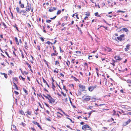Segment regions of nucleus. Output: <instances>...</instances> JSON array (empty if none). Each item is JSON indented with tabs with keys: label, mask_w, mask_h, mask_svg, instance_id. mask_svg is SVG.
Here are the masks:
<instances>
[{
	"label": "nucleus",
	"mask_w": 131,
	"mask_h": 131,
	"mask_svg": "<svg viewBox=\"0 0 131 131\" xmlns=\"http://www.w3.org/2000/svg\"><path fill=\"white\" fill-rule=\"evenodd\" d=\"M31 4H29L28 1L27 3V6L25 9L26 10L27 12H29L31 9Z\"/></svg>",
	"instance_id": "obj_1"
},
{
	"label": "nucleus",
	"mask_w": 131,
	"mask_h": 131,
	"mask_svg": "<svg viewBox=\"0 0 131 131\" xmlns=\"http://www.w3.org/2000/svg\"><path fill=\"white\" fill-rule=\"evenodd\" d=\"M82 129L84 130H91V128L89 126L87 125H85L82 126Z\"/></svg>",
	"instance_id": "obj_2"
},
{
	"label": "nucleus",
	"mask_w": 131,
	"mask_h": 131,
	"mask_svg": "<svg viewBox=\"0 0 131 131\" xmlns=\"http://www.w3.org/2000/svg\"><path fill=\"white\" fill-rule=\"evenodd\" d=\"M47 95L48 96H49V99L48 100L49 102V103H53L55 102V99H53L50 95L49 94H47Z\"/></svg>",
	"instance_id": "obj_3"
},
{
	"label": "nucleus",
	"mask_w": 131,
	"mask_h": 131,
	"mask_svg": "<svg viewBox=\"0 0 131 131\" xmlns=\"http://www.w3.org/2000/svg\"><path fill=\"white\" fill-rule=\"evenodd\" d=\"M117 39L120 41L123 40L125 39L124 38V35L123 34L121 35L120 36L117 37Z\"/></svg>",
	"instance_id": "obj_4"
},
{
	"label": "nucleus",
	"mask_w": 131,
	"mask_h": 131,
	"mask_svg": "<svg viewBox=\"0 0 131 131\" xmlns=\"http://www.w3.org/2000/svg\"><path fill=\"white\" fill-rule=\"evenodd\" d=\"M91 99L90 96H87L84 98L83 100L86 101H89Z\"/></svg>",
	"instance_id": "obj_5"
},
{
	"label": "nucleus",
	"mask_w": 131,
	"mask_h": 131,
	"mask_svg": "<svg viewBox=\"0 0 131 131\" xmlns=\"http://www.w3.org/2000/svg\"><path fill=\"white\" fill-rule=\"evenodd\" d=\"M57 9V8H56L55 7H52L49 9V11L50 12H51L54 10H56Z\"/></svg>",
	"instance_id": "obj_6"
},
{
	"label": "nucleus",
	"mask_w": 131,
	"mask_h": 131,
	"mask_svg": "<svg viewBox=\"0 0 131 131\" xmlns=\"http://www.w3.org/2000/svg\"><path fill=\"white\" fill-rule=\"evenodd\" d=\"M79 87L80 88L82 89V91L85 90V86L82 85L81 84H79Z\"/></svg>",
	"instance_id": "obj_7"
},
{
	"label": "nucleus",
	"mask_w": 131,
	"mask_h": 131,
	"mask_svg": "<svg viewBox=\"0 0 131 131\" xmlns=\"http://www.w3.org/2000/svg\"><path fill=\"white\" fill-rule=\"evenodd\" d=\"M96 86H90L88 88V90L90 91H92L95 88Z\"/></svg>",
	"instance_id": "obj_8"
},
{
	"label": "nucleus",
	"mask_w": 131,
	"mask_h": 131,
	"mask_svg": "<svg viewBox=\"0 0 131 131\" xmlns=\"http://www.w3.org/2000/svg\"><path fill=\"white\" fill-rule=\"evenodd\" d=\"M130 122H131V120L130 119H128V121L126 122H124L123 124V125L124 126L127 125Z\"/></svg>",
	"instance_id": "obj_9"
},
{
	"label": "nucleus",
	"mask_w": 131,
	"mask_h": 131,
	"mask_svg": "<svg viewBox=\"0 0 131 131\" xmlns=\"http://www.w3.org/2000/svg\"><path fill=\"white\" fill-rule=\"evenodd\" d=\"M33 123L35 125H37L41 129H42L40 125L39 124V123L37 122H34Z\"/></svg>",
	"instance_id": "obj_10"
},
{
	"label": "nucleus",
	"mask_w": 131,
	"mask_h": 131,
	"mask_svg": "<svg viewBox=\"0 0 131 131\" xmlns=\"http://www.w3.org/2000/svg\"><path fill=\"white\" fill-rule=\"evenodd\" d=\"M16 9L17 13L20 14L19 12H21V11H22V10H20L19 8L18 7H17L16 8Z\"/></svg>",
	"instance_id": "obj_11"
},
{
	"label": "nucleus",
	"mask_w": 131,
	"mask_h": 131,
	"mask_svg": "<svg viewBox=\"0 0 131 131\" xmlns=\"http://www.w3.org/2000/svg\"><path fill=\"white\" fill-rule=\"evenodd\" d=\"M121 31H125V32H127V31H128V29H127V28H123L122 29H121Z\"/></svg>",
	"instance_id": "obj_12"
},
{
	"label": "nucleus",
	"mask_w": 131,
	"mask_h": 131,
	"mask_svg": "<svg viewBox=\"0 0 131 131\" xmlns=\"http://www.w3.org/2000/svg\"><path fill=\"white\" fill-rule=\"evenodd\" d=\"M15 40L16 41V43L17 45H19V43L17 38L16 37L15 38Z\"/></svg>",
	"instance_id": "obj_13"
},
{
	"label": "nucleus",
	"mask_w": 131,
	"mask_h": 131,
	"mask_svg": "<svg viewBox=\"0 0 131 131\" xmlns=\"http://www.w3.org/2000/svg\"><path fill=\"white\" fill-rule=\"evenodd\" d=\"M27 113L29 115H31V111H28L27 112Z\"/></svg>",
	"instance_id": "obj_14"
},
{
	"label": "nucleus",
	"mask_w": 131,
	"mask_h": 131,
	"mask_svg": "<svg viewBox=\"0 0 131 131\" xmlns=\"http://www.w3.org/2000/svg\"><path fill=\"white\" fill-rule=\"evenodd\" d=\"M61 10H58L57 13V15H59L61 13Z\"/></svg>",
	"instance_id": "obj_15"
},
{
	"label": "nucleus",
	"mask_w": 131,
	"mask_h": 131,
	"mask_svg": "<svg viewBox=\"0 0 131 131\" xmlns=\"http://www.w3.org/2000/svg\"><path fill=\"white\" fill-rule=\"evenodd\" d=\"M66 63L67 65L68 66V67H69V65L70 64V61H69L68 60L66 62Z\"/></svg>",
	"instance_id": "obj_16"
},
{
	"label": "nucleus",
	"mask_w": 131,
	"mask_h": 131,
	"mask_svg": "<svg viewBox=\"0 0 131 131\" xmlns=\"http://www.w3.org/2000/svg\"><path fill=\"white\" fill-rule=\"evenodd\" d=\"M52 88L53 89V90L54 91H55V89H54V88H56V86H55L54 85V84L53 83H52Z\"/></svg>",
	"instance_id": "obj_17"
},
{
	"label": "nucleus",
	"mask_w": 131,
	"mask_h": 131,
	"mask_svg": "<svg viewBox=\"0 0 131 131\" xmlns=\"http://www.w3.org/2000/svg\"><path fill=\"white\" fill-rule=\"evenodd\" d=\"M58 54V53L57 52L56 53H53L51 54V56H56L57 54Z\"/></svg>",
	"instance_id": "obj_18"
},
{
	"label": "nucleus",
	"mask_w": 131,
	"mask_h": 131,
	"mask_svg": "<svg viewBox=\"0 0 131 131\" xmlns=\"http://www.w3.org/2000/svg\"><path fill=\"white\" fill-rule=\"evenodd\" d=\"M20 113L22 115H25V114H24V111L21 110V111H20Z\"/></svg>",
	"instance_id": "obj_19"
},
{
	"label": "nucleus",
	"mask_w": 131,
	"mask_h": 131,
	"mask_svg": "<svg viewBox=\"0 0 131 131\" xmlns=\"http://www.w3.org/2000/svg\"><path fill=\"white\" fill-rule=\"evenodd\" d=\"M78 30L81 32V34H82V30H81V29L80 28L78 27Z\"/></svg>",
	"instance_id": "obj_20"
},
{
	"label": "nucleus",
	"mask_w": 131,
	"mask_h": 131,
	"mask_svg": "<svg viewBox=\"0 0 131 131\" xmlns=\"http://www.w3.org/2000/svg\"><path fill=\"white\" fill-rule=\"evenodd\" d=\"M101 27L104 28L106 30H107V29L108 28V27H105L103 25H102L100 26V27Z\"/></svg>",
	"instance_id": "obj_21"
},
{
	"label": "nucleus",
	"mask_w": 131,
	"mask_h": 131,
	"mask_svg": "<svg viewBox=\"0 0 131 131\" xmlns=\"http://www.w3.org/2000/svg\"><path fill=\"white\" fill-rule=\"evenodd\" d=\"M26 10H22V11H21V12H19V13H20V14H22L23 13H26Z\"/></svg>",
	"instance_id": "obj_22"
},
{
	"label": "nucleus",
	"mask_w": 131,
	"mask_h": 131,
	"mask_svg": "<svg viewBox=\"0 0 131 131\" xmlns=\"http://www.w3.org/2000/svg\"><path fill=\"white\" fill-rule=\"evenodd\" d=\"M20 7L21 8H23L24 7V5L23 4H21L20 5Z\"/></svg>",
	"instance_id": "obj_23"
},
{
	"label": "nucleus",
	"mask_w": 131,
	"mask_h": 131,
	"mask_svg": "<svg viewBox=\"0 0 131 131\" xmlns=\"http://www.w3.org/2000/svg\"><path fill=\"white\" fill-rule=\"evenodd\" d=\"M25 48H26H26H28V47L27 46V42H25Z\"/></svg>",
	"instance_id": "obj_24"
},
{
	"label": "nucleus",
	"mask_w": 131,
	"mask_h": 131,
	"mask_svg": "<svg viewBox=\"0 0 131 131\" xmlns=\"http://www.w3.org/2000/svg\"><path fill=\"white\" fill-rule=\"evenodd\" d=\"M61 111L66 116H69L67 115L64 112L62 111V110H61Z\"/></svg>",
	"instance_id": "obj_25"
},
{
	"label": "nucleus",
	"mask_w": 131,
	"mask_h": 131,
	"mask_svg": "<svg viewBox=\"0 0 131 131\" xmlns=\"http://www.w3.org/2000/svg\"><path fill=\"white\" fill-rule=\"evenodd\" d=\"M117 13L122 12V13H124L125 12L124 11H121V10H119L117 11Z\"/></svg>",
	"instance_id": "obj_26"
},
{
	"label": "nucleus",
	"mask_w": 131,
	"mask_h": 131,
	"mask_svg": "<svg viewBox=\"0 0 131 131\" xmlns=\"http://www.w3.org/2000/svg\"><path fill=\"white\" fill-rule=\"evenodd\" d=\"M2 23L5 28H7V26L4 22H3Z\"/></svg>",
	"instance_id": "obj_27"
},
{
	"label": "nucleus",
	"mask_w": 131,
	"mask_h": 131,
	"mask_svg": "<svg viewBox=\"0 0 131 131\" xmlns=\"http://www.w3.org/2000/svg\"><path fill=\"white\" fill-rule=\"evenodd\" d=\"M46 44H47L48 45H50V43H51L52 45V43L50 42L49 41H48L46 43Z\"/></svg>",
	"instance_id": "obj_28"
},
{
	"label": "nucleus",
	"mask_w": 131,
	"mask_h": 131,
	"mask_svg": "<svg viewBox=\"0 0 131 131\" xmlns=\"http://www.w3.org/2000/svg\"><path fill=\"white\" fill-rule=\"evenodd\" d=\"M127 82L128 83H129L131 84V81L130 80H128L127 81Z\"/></svg>",
	"instance_id": "obj_29"
},
{
	"label": "nucleus",
	"mask_w": 131,
	"mask_h": 131,
	"mask_svg": "<svg viewBox=\"0 0 131 131\" xmlns=\"http://www.w3.org/2000/svg\"><path fill=\"white\" fill-rule=\"evenodd\" d=\"M123 114L124 115H131V112H128L127 114Z\"/></svg>",
	"instance_id": "obj_30"
},
{
	"label": "nucleus",
	"mask_w": 131,
	"mask_h": 131,
	"mask_svg": "<svg viewBox=\"0 0 131 131\" xmlns=\"http://www.w3.org/2000/svg\"><path fill=\"white\" fill-rule=\"evenodd\" d=\"M116 59L117 60H121L122 59H121L120 58V57L119 56H118L117 57V59Z\"/></svg>",
	"instance_id": "obj_31"
},
{
	"label": "nucleus",
	"mask_w": 131,
	"mask_h": 131,
	"mask_svg": "<svg viewBox=\"0 0 131 131\" xmlns=\"http://www.w3.org/2000/svg\"><path fill=\"white\" fill-rule=\"evenodd\" d=\"M93 106H91L90 107H88L87 108V109L89 110V109H91L92 108Z\"/></svg>",
	"instance_id": "obj_32"
},
{
	"label": "nucleus",
	"mask_w": 131,
	"mask_h": 131,
	"mask_svg": "<svg viewBox=\"0 0 131 131\" xmlns=\"http://www.w3.org/2000/svg\"><path fill=\"white\" fill-rule=\"evenodd\" d=\"M23 90L25 93H27V91L25 89L23 88Z\"/></svg>",
	"instance_id": "obj_33"
},
{
	"label": "nucleus",
	"mask_w": 131,
	"mask_h": 131,
	"mask_svg": "<svg viewBox=\"0 0 131 131\" xmlns=\"http://www.w3.org/2000/svg\"><path fill=\"white\" fill-rule=\"evenodd\" d=\"M75 52L78 54H80L81 53V51H76Z\"/></svg>",
	"instance_id": "obj_34"
},
{
	"label": "nucleus",
	"mask_w": 131,
	"mask_h": 131,
	"mask_svg": "<svg viewBox=\"0 0 131 131\" xmlns=\"http://www.w3.org/2000/svg\"><path fill=\"white\" fill-rule=\"evenodd\" d=\"M95 104L96 105H97L98 106H102V105H105V104H100V105H97V104Z\"/></svg>",
	"instance_id": "obj_35"
},
{
	"label": "nucleus",
	"mask_w": 131,
	"mask_h": 131,
	"mask_svg": "<svg viewBox=\"0 0 131 131\" xmlns=\"http://www.w3.org/2000/svg\"><path fill=\"white\" fill-rule=\"evenodd\" d=\"M61 93L62 94L64 97L66 96V94H64L62 92H61Z\"/></svg>",
	"instance_id": "obj_36"
},
{
	"label": "nucleus",
	"mask_w": 131,
	"mask_h": 131,
	"mask_svg": "<svg viewBox=\"0 0 131 131\" xmlns=\"http://www.w3.org/2000/svg\"><path fill=\"white\" fill-rule=\"evenodd\" d=\"M130 46V45L129 44H127L126 46V48H127L129 49V48Z\"/></svg>",
	"instance_id": "obj_37"
},
{
	"label": "nucleus",
	"mask_w": 131,
	"mask_h": 131,
	"mask_svg": "<svg viewBox=\"0 0 131 131\" xmlns=\"http://www.w3.org/2000/svg\"><path fill=\"white\" fill-rule=\"evenodd\" d=\"M73 78L74 79V80L77 81L78 80V79L76 78L75 77H73Z\"/></svg>",
	"instance_id": "obj_38"
},
{
	"label": "nucleus",
	"mask_w": 131,
	"mask_h": 131,
	"mask_svg": "<svg viewBox=\"0 0 131 131\" xmlns=\"http://www.w3.org/2000/svg\"><path fill=\"white\" fill-rule=\"evenodd\" d=\"M51 20H47L46 21V22L47 23H49L50 22H51Z\"/></svg>",
	"instance_id": "obj_39"
},
{
	"label": "nucleus",
	"mask_w": 131,
	"mask_h": 131,
	"mask_svg": "<svg viewBox=\"0 0 131 131\" xmlns=\"http://www.w3.org/2000/svg\"><path fill=\"white\" fill-rule=\"evenodd\" d=\"M4 77L6 78H7V74L5 73V74H4Z\"/></svg>",
	"instance_id": "obj_40"
},
{
	"label": "nucleus",
	"mask_w": 131,
	"mask_h": 131,
	"mask_svg": "<svg viewBox=\"0 0 131 131\" xmlns=\"http://www.w3.org/2000/svg\"><path fill=\"white\" fill-rule=\"evenodd\" d=\"M45 97H46V99H47L48 100L49 99V96H48L47 95V96H46L45 95Z\"/></svg>",
	"instance_id": "obj_41"
},
{
	"label": "nucleus",
	"mask_w": 131,
	"mask_h": 131,
	"mask_svg": "<svg viewBox=\"0 0 131 131\" xmlns=\"http://www.w3.org/2000/svg\"><path fill=\"white\" fill-rule=\"evenodd\" d=\"M13 26L14 27V28H16V29L17 31H19V30L18 29V27H16V26H14V25Z\"/></svg>",
	"instance_id": "obj_42"
},
{
	"label": "nucleus",
	"mask_w": 131,
	"mask_h": 131,
	"mask_svg": "<svg viewBox=\"0 0 131 131\" xmlns=\"http://www.w3.org/2000/svg\"><path fill=\"white\" fill-rule=\"evenodd\" d=\"M59 64V62L57 61H56V62H55V65H56L57 64Z\"/></svg>",
	"instance_id": "obj_43"
},
{
	"label": "nucleus",
	"mask_w": 131,
	"mask_h": 131,
	"mask_svg": "<svg viewBox=\"0 0 131 131\" xmlns=\"http://www.w3.org/2000/svg\"><path fill=\"white\" fill-rule=\"evenodd\" d=\"M5 53L7 55V56H8V57H9V58H10V57L9 56L8 54V53H7V52H6V51L5 52Z\"/></svg>",
	"instance_id": "obj_44"
},
{
	"label": "nucleus",
	"mask_w": 131,
	"mask_h": 131,
	"mask_svg": "<svg viewBox=\"0 0 131 131\" xmlns=\"http://www.w3.org/2000/svg\"><path fill=\"white\" fill-rule=\"evenodd\" d=\"M13 80H15V81H17V78L16 77L14 78H13Z\"/></svg>",
	"instance_id": "obj_45"
},
{
	"label": "nucleus",
	"mask_w": 131,
	"mask_h": 131,
	"mask_svg": "<svg viewBox=\"0 0 131 131\" xmlns=\"http://www.w3.org/2000/svg\"><path fill=\"white\" fill-rule=\"evenodd\" d=\"M14 92L15 93V94L16 95H18L19 94V93L17 91H15Z\"/></svg>",
	"instance_id": "obj_46"
},
{
	"label": "nucleus",
	"mask_w": 131,
	"mask_h": 131,
	"mask_svg": "<svg viewBox=\"0 0 131 131\" xmlns=\"http://www.w3.org/2000/svg\"><path fill=\"white\" fill-rule=\"evenodd\" d=\"M20 77H21V79H22V80L23 81H24L25 80V79L23 77H22L21 76H20Z\"/></svg>",
	"instance_id": "obj_47"
},
{
	"label": "nucleus",
	"mask_w": 131,
	"mask_h": 131,
	"mask_svg": "<svg viewBox=\"0 0 131 131\" xmlns=\"http://www.w3.org/2000/svg\"><path fill=\"white\" fill-rule=\"evenodd\" d=\"M37 48H38V50L39 51H40V46H37Z\"/></svg>",
	"instance_id": "obj_48"
},
{
	"label": "nucleus",
	"mask_w": 131,
	"mask_h": 131,
	"mask_svg": "<svg viewBox=\"0 0 131 131\" xmlns=\"http://www.w3.org/2000/svg\"><path fill=\"white\" fill-rule=\"evenodd\" d=\"M40 38L41 39V40L43 42V41H44V39H43V38H42V37H40Z\"/></svg>",
	"instance_id": "obj_49"
},
{
	"label": "nucleus",
	"mask_w": 131,
	"mask_h": 131,
	"mask_svg": "<svg viewBox=\"0 0 131 131\" xmlns=\"http://www.w3.org/2000/svg\"><path fill=\"white\" fill-rule=\"evenodd\" d=\"M43 82L44 83H47V82L43 78Z\"/></svg>",
	"instance_id": "obj_50"
},
{
	"label": "nucleus",
	"mask_w": 131,
	"mask_h": 131,
	"mask_svg": "<svg viewBox=\"0 0 131 131\" xmlns=\"http://www.w3.org/2000/svg\"><path fill=\"white\" fill-rule=\"evenodd\" d=\"M120 113H124V112L123 110H121L119 112Z\"/></svg>",
	"instance_id": "obj_51"
},
{
	"label": "nucleus",
	"mask_w": 131,
	"mask_h": 131,
	"mask_svg": "<svg viewBox=\"0 0 131 131\" xmlns=\"http://www.w3.org/2000/svg\"><path fill=\"white\" fill-rule=\"evenodd\" d=\"M12 71L11 70H9L8 71V72H9L10 74H12Z\"/></svg>",
	"instance_id": "obj_52"
},
{
	"label": "nucleus",
	"mask_w": 131,
	"mask_h": 131,
	"mask_svg": "<svg viewBox=\"0 0 131 131\" xmlns=\"http://www.w3.org/2000/svg\"><path fill=\"white\" fill-rule=\"evenodd\" d=\"M24 74L25 73V74H28V72H27L26 71H24L23 72Z\"/></svg>",
	"instance_id": "obj_53"
},
{
	"label": "nucleus",
	"mask_w": 131,
	"mask_h": 131,
	"mask_svg": "<svg viewBox=\"0 0 131 131\" xmlns=\"http://www.w3.org/2000/svg\"><path fill=\"white\" fill-rule=\"evenodd\" d=\"M99 13L98 12H96L95 13V16H97L98 15Z\"/></svg>",
	"instance_id": "obj_54"
},
{
	"label": "nucleus",
	"mask_w": 131,
	"mask_h": 131,
	"mask_svg": "<svg viewBox=\"0 0 131 131\" xmlns=\"http://www.w3.org/2000/svg\"><path fill=\"white\" fill-rule=\"evenodd\" d=\"M46 119H47V120L49 121H51V120L49 118H47Z\"/></svg>",
	"instance_id": "obj_55"
},
{
	"label": "nucleus",
	"mask_w": 131,
	"mask_h": 131,
	"mask_svg": "<svg viewBox=\"0 0 131 131\" xmlns=\"http://www.w3.org/2000/svg\"><path fill=\"white\" fill-rule=\"evenodd\" d=\"M85 15H86L87 16H89L90 15V14L89 13L88 14H85Z\"/></svg>",
	"instance_id": "obj_56"
},
{
	"label": "nucleus",
	"mask_w": 131,
	"mask_h": 131,
	"mask_svg": "<svg viewBox=\"0 0 131 131\" xmlns=\"http://www.w3.org/2000/svg\"><path fill=\"white\" fill-rule=\"evenodd\" d=\"M13 83L14 84L13 85L14 86H15V87H16V86H17L16 84V83H15L14 82Z\"/></svg>",
	"instance_id": "obj_57"
},
{
	"label": "nucleus",
	"mask_w": 131,
	"mask_h": 131,
	"mask_svg": "<svg viewBox=\"0 0 131 131\" xmlns=\"http://www.w3.org/2000/svg\"><path fill=\"white\" fill-rule=\"evenodd\" d=\"M45 104L46 106L48 107H49V105L46 103H45Z\"/></svg>",
	"instance_id": "obj_58"
},
{
	"label": "nucleus",
	"mask_w": 131,
	"mask_h": 131,
	"mask_svg": "<svg viewBox=\"0 0 131 131\" xmlns=\"http://www.w3.org/2000/svg\"><path fill=\"white\" fill-rule=\"evenodd\" d=\"M39 106H40V107L41 108H42L43 107H42V106L41 105V104H40V103L39 102Z\"/></svg>",
	"instance_id": "obj_59"
},
{
	"label": "nucleus",
	"mask_w": 131,
	"mask_h": 131,
	"mask_svg": "<svg viewBox=\"0 0 131 131\" xmlns=\"http://www.w3.org/2000/svg\"><path fill=\"white\" fill-rule=\"evenodd\" d=\"M125 50L126 51H127L128 50V49L127 48H125Z\"/></svg>",
	"instance_id": "obj_60"
},
{
	"label": "nucleus",
	"mask_w": 131,
	"mask_h": 131,
	"mask_svg": "<svg viewBox=\"0 0 131 131\" xmlns=\"http://www.w3.org/2000/svg\"><path fill=\"white\" fill-rule=\"evenodd\" d=\"M64 101L66 102H67L68 101L67 99V98H66L64 100Z\"/></svg>",
	"instance_id": "obj_61"
},
{
	"label": "nucleus",
	"mask_w": 131,
	"mask_h": 131,
	"mask_svg": "<svg viewBox=\"0 0 131 131\" xmlns=\"http://www.w3.org/2000/svg\"><path fill=\"white\" fill-rule=\"evenodd\" d=\"M54 72H56L57 73H58V72L57 71H56V70H54L53 71Z\"/></svg>",
	"instance_id": "obj_62"
},
{
	"label": "nucleus",
	"mask_w": 131,
	"mask_h": 131,
	"mask_svg": "<svg viewBox=\"0 0 131 131\" xmlns=\"http://www.w3.org/2000/svg\"><path fill=\"white\" fill-rule=\"evenodd\" d=\"M74 59H72V62L73 64L74 63Z\"/></svg>",
	"instance_id": "obj_63"
},
{
	"label": "nucleus",
	"mask_w": 131,
	"mask_h": 131,
	"mask_svg": "<svg viewBox=\"0 0 131 131\" xmlns=\"http://www.w3.org/2000/svg\"><path fill=\"white\" fill-rule=\"evenodd\" d=\"M37 94L38 96H41V95H42L41 93H40L39 94Z\"/></svg>",
	"instance_id": "obj_64"
}]
</instances>
